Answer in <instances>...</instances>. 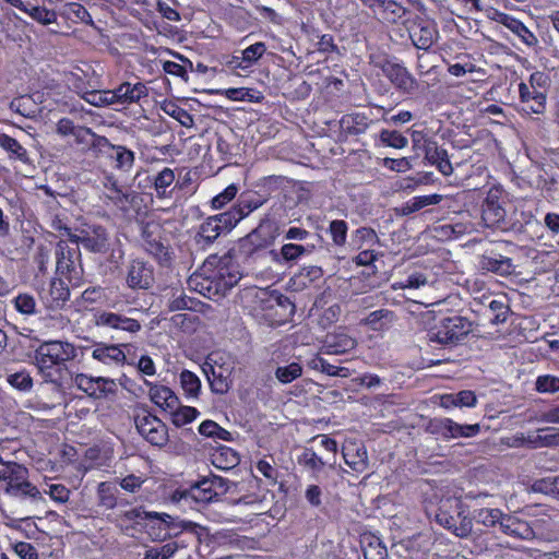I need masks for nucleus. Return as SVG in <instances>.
<instances>
[{
    "mask_svg": "<svg viewBox=\"0 0 559 559\" xmlns=\"http://www.w3.org/2000/svg\"><path fill=\"white\" fill-rule=\"evenodd\" d=\"M357 346V340L347 332L340 330L325 336L321 352L325 355H343Z\"/></svg>",
    "mask_w": 559,
    "mask_h": 559,
    "instance_id": "18",
    "label": "nucleus"
},
{
    "mask_svg": "<svg viewBox=\"0 0 559 559\" xmlns=\"http://www.w3.org/2000/svg\"><path fill=\"white\" fill-rule=\"evenodd\" d=\"M116 491V488L109 483H100L97 488L98 504L108 510L114 509L117 504Z\"/></svg>",
    "mask_w": 559,
    "mask_h": 559,
    "instance_id": "45",
    "label": "nucleus"
},
{
    "mask_svg": "<svg viewBox=\"0 0 559 559\" xmlns=\"http://www.w3.org/2000/svg\"><path fill=\"white\" fill-rule=\"evenodd\" d=\"M95 145L99 150H110L109 157L115 160V167L121 171L128 173L134 165V152L122 145L111 144L107 138H95Z\"/></svg>",
    "mask_w": 559,
    "mask_h": 559,
    "instance_id": "16",
    "label": "nucleus"
},
{
    "mask_svg": "<svg viewBox=\"0 0 559 559\" xmlns=\"http://www.w3.org/2000/svg\"><path fill=\"white\" fill-rule=\"evenodd\" d=\"M373 16L383 24H403L408 10L395 0H380L372 9Z\"/></svg>",
    "mask_w": 559,
    "mask_h": 559,
    "instance_id": "15",
    "label": "nucleus"
},
{
    "mask_svg": "<svg viewBox=\"0 0 559 559\" xmlns=\"http://www.w3.org/2000/svg\"><path fill=\"white\" fill-rule=\"evenodd\" d=\"M72 383L79 390L94 399H100L116 389L114 380L105 377H90L84 373H76L72 377Z\"/></svg>",
    "mask_w": 559,
    "mask_h": 559,
    "instance_id": "13",
    "label": "nucleus"
},
{
    "mask_svg": "<svg viewBox=\"0 0 559 559\" xmlns=\"http://www.w3.org/2000/svg\"><path fill=\"white\" fill-rule=\"evenodd\" d=\"M472 331V323L464 317H440L427 331L430 342L442 345H456Z\"/></svg>",
    "mask_w": 559,
    "mask_h": 559,
    "instance_id": "4",
    "label": "nucleus"
},
{
    "mask_svg": "<svg viewBox=\"0 0 559 559\" xmlns=\"http://www.w3.org/2000/svg\"><path fill=\"white\" fill-rule=\"evenodd\" d=\"M347 223L342 219H334L330 223L329 231L335 246H344L347 238Z\"/></svg>",
    "mask_w": 559,
    "mask_h": 559,
    "instance_id": "54",
    "label": "nucleus"
},
{
    "mask_svg": "<svg viewBox=\"0 0 559 559\" xmlns=\"http://www.w3.org/2000/svg\"><path fill=\"white\" fill-rule=\"evenodd\" d=\"M110 94L112 96V105H129L133 103H139L142 98L147 97L148 88L144 83L141 82H138L135 84L124 82L120 84L117 88L110 90Z\"/></svg>",
    "mask_w": 559,
    "mask_h": 559,
    "instance_id": "19",
    "label": "nucleus"
},
{
    "mask_svg": "<svg viewBox=\"0 0 559 559\" xmlns=\"http://www.w3.org/2000/svg\"><path fill=\"white\" fill-rule=\"evenodd\" d=\"M549 85V75L542 71L533 72L527 81L519 84L520 102L525 114L543 115L545 112Z\"/></svg>",
    "mask_w": 559,
    "mask_h": 559,
    "instance_id": "3",
    "label": "nucleus"
},
{
    "mask_svg": "<svg viewBox=\"0 0 559 559\" xmlns=\"http://www.w3.org/2000/svg\"><path fill=\"white\" fill-rule=\"evenodd\" d=\"M76 355V347L72 343L44 342L34 353V364L46 383L60 385L67 372L66 362L73 360Z\"/></svg>",
    "mask_w": 559,
    "mask_h": 559,
    "instance_id": "2",
    "label": "nucleus"
},
{
    "mask_svg": "<svg viewBox=\"0 0 559 559\" xmlns=\"http://www.w3.org/2000/svg\"><path fill=\"white\" fill-rule=\"evenodd\" d=\"M7 382L21 392H29L33 389V378L29 372L25 369L9 373L7 376Z\"/></svg>",
    "mask_w": 559,
    "mask_h": 559,
    "instance_id": "44",
    "label": "nucleus"
},
{
    "mask_svg": "<svg viewBox=\"0 0 559 559\" xmlns=\"http://www.w3.org/2000/svg\"><path fill=\"white\" fill-rule=\"evenodd\" d=\"M264 200L257 193L241 194L237 204L228 212H225L234 226L237 225L242 218L247 217L250 213L258 210Z\"/></svg>",
    "mask_w": 559,
    "mask_h": 559,
    "instance_id": "22",
    "label": "nucleus"
},
{
    "mask_svg": "<svg viewBox=\"0 0 559 559\" xmlns=\"http://www.w3.org/2000/svg\"><path fill=\"white\" fill-rule=\"evenodd\" d=\"M126 281L132 289H147L154 282L153 269L142 260H133L128 266Z\"/></svg>",
    "mask_w": 559,
    "mask_h": 559,
    "instance_id": "17",
    "label": "nucleus"
},
{
    "mask_svg": "<svg viewBox=\"0 0 559 559\" xmlns=\"http://www.w3.org/2000/svg\"><path fill=\"white\" fill-rule=\"evenodd\" d=\"M383 166L389 168L390 170L404 173L412 169V164L407 157L402 158H390L385 157L383 159Z\"/></svg>",
    "mask_w": 559,
    "mask_h": 559,
    "instance_id": "62",
    "label": "nucleus"
},
{
    "mask_svg": "<svg viewBox=\"0 0 559 559\" xmlns=\"http://www.w3.org/2000/svg\"><path fill=\"white\" fill-rule=\"evenodd\" d=\"M393 321V312L388 309H379L369 313L362 321L373 331L386 329Z\"/></svg>",
    "mask_w": 559,
    "mask_h": 559,
    "instance_id": "36",
    "label": "nucleus"
},
{
    "mask_svg": "<svg viewBox=\"0 0 559 559\" xmlns=\"http://www.w3.org/2000/svg\"><path fill=\"white\" fill-rule=\"evenodd\" d=\"M175 181V173L173 169L165 167L160 170L154 179V188L158 198H166L169 195L168 188Z\"/></svg>",
    "mask_w": 559,
    "mask_h": 559,
    "instance_id": "42",
    "label": "nucleus"
},
{
    "mask_svg": "<svg viewBox=\"0 0 559 559\" xmlns=\"http://www.w3.org/2000/svg\"><path fill=\"white\" fill-rule=\"evenodd\" d=\"M212 462L219 469H229L239 463V456L231 448L221 447L213 453Z\"/></svg>",
    "mask_w": 559,
    "mask_h": 559,
    "instance_id": "38",
    "label": "nucleus"
},
{
    "mask_svg": "<svg viewBox=\"0 0 559 559\" xmlns=\"http://www.w3.org/2000/svg\"><path fill=\"white\" fill-rule=\"evenodd\" d=\"M52 307H61L70 297V290L61 280H53L50 284Z\"/></svg>",
    "mask_w": 559,
    "mask_h": 559,
    "instance_id": "51",
    "label": "nucleus"
},
{
    "mask_svg": "<svg viewBox=\"0 0 559 559\" xmlns=\"http://www.w3.org/2000/svg\"><path fill=\"white\" fill-rule=\"evenodd\" d=\"M431 432L443 439L472 438L479 433V424L461 425L451 418H436L430 423Z\"/></svg>",
    "mask_w": 559,
    "mask_h": 559,
    "instance_id": "11",
    "label": "nucleus"
},
{
    "mask_svg": "<svg viewBox=\"0 0 559 559\" xmlns=\"http://www.w3.org/2000/svg\"><path fill=\"white\" fill-rule=\"evenodd\" d=\"M234 227V224L226 213L211 216L200 225L195 236V242L201 248H205L213 243L223 231H229Z\"/></svg>",
    "mask_w": 559,
    "mask_h": 559,
    "instance_id": "9",
    "label": "nucleus"
},
{
    "mask_svg": "<svg viewBox=\"0 0 559 559\" xmlns=\"http://www.w3.org/2000/svg\"><path fill=\"white\" fill-rule=\"evenodd\" d=\"M13 549L21 559H38L37 550L31 543L19 542Z\"/></svg>",
    "mask_w": 559,
    "mask_h": 559,
    "instance_id": "63",
    "label": "nucleus"
},
{
    "mask_svg": "<svg viewBox=\"0 0 559 559\" xmlns=\"http://www.w3.org/2000/svg\"><path fill=\"white\" fill-rule=\"evenodd\" d=\"M503 516V512L499 509L483 508L475 511V520L477 523L483 524L486 527H495L500 525Z\"/></svg>",
    "mask_w": 559,
    "mask_h": 559,
    "instance_id": "43",
    "label": "nucleus"
},
{
    "mask_svg": "<svg viewBox=\"0 0 559 559\" xmlns=\"http://www.w3.org/2000/svg\"><path fill=\"white\" fill-rule=\"evenodd\" d=\"M499 527L502 533L519 539L530 540L535 537L534 530L530 523L509 514L503 513Z\"/></svg>",
    "mask_w": 559,
    "mask_h": 559,
    "instance_id": "24",
    "label": "nucleus"
},
{
    "mask_svg": "<svg viewBox=\"0 0 559 559\" xmlns=\"http://www.w3.org/2000/svg\"><path fill=\"white\" fill-rule=\"evenodd\" d=\"M212 373L207 376L210 386L214 393L224 394L229 390V380L228 377L224 376L222 372H217L213 367H211Z\"/></svg>",
    "mask_w": 559,
    "mask_h": 559,
    "instance_id": "56",
    "label": "nucleus"
},
{
    "mask_svg": "<svg viewBox=\"0 0 559 559\" xmlns=\"http://www.w3.org/2000/svg\"><path fill=\"white\" fill-rule=\"evenodd\" d=\"M275 378L283 384H288L302 374V366L299 362H290L286 366H278L275 369Z\"/></svg>",
    "mask_w": 559,
    "mask_h": 559,
    "instance_id": "41",
    "label": "nucleus"
},
{
    "mask_svg": "<svg viewBox=\"0 0 559 559\" xmlns=\"http://www.w3.org/2000/svg\"><path fill=\"white\" fill-rule=\"evenodd\" d=\"M241 278L239 265L231 257L210 255L203 263L198 274L190 277L189 284L195 286L200 294L211 297L212 295L225 294L234 287Z\"/></svg>",
    "mask_w": 559,
    "mask_h": 559,
    "instance_id": "1",
    "label": "nucleus"
},
{
    "mask_svg": "<svg viewBox=\"0 0 559 559\" xmlns=\"http://www.w3.org/2000/svg\"><path fill=\"white\" fill-rule=\"evenodd\" d=\"M164 111L175 118L181 126L191 128L194 123L193 117L183 108L174 103H167L163 107Z\"/></svg>",
    "mask_w": 559,
    "mask_h": 559,
    "instance_id": "50",
    "label": "nucleus"
},
{
    "mask_svg": "<svg viewBox=\"0 0 559 559\" xmlns=\"http://www.w3.org/2000/svg\"><path fill=\"white\" fill-rule=\"evenodd\" d=\"M380 68L383 75L392 85L403 94H413L418 88V82L413 74L401 63L384 60Z\"/></svg>",
    "mask_w": 559,
    "mask_h": 559,
    "instance_id": "8",
    "label": "nucleus"
},
{
    "mask_svg": "<svg viewBox=\"0 0 559 559\" xmlns=\"http://www.w3.org/2000/svg\"><path fill=\"white\" fill-rule=\"evenodd\" d=\"M409 37L418 49L427 50L438 38L437 25L433 21L419 19L408 28Z\"/></svg>",
    "mask_w": 559,
    "mask_h": 559,
    "instance_id": "14",
    "label": "nucleus"
},
{
    "mask_svg": "<svg viewBox=\"0 0 559 559\" xmlns=\"http://www.w3.org/2000/svg\"><path fill=\"white\" fill-rule=\"evenodd\" d=\"M63 230L71 242L81 245L92 252H103L108 247V235L102 226H87L75 231L64 227Z\"/></svg>",
    "mask_w": 559,
    "mask_h": 559,
    "instance_id": "7",
    "label": "nucleus"
},
{
    "mask_svg": "<svg viewBox=\"0 0 559 559\" xmlns=\"http://www.w3.org/2000/svg\"><path fill=\"white\" fill-rule=\"evenodd\" d=\"M151 401L164 411L173 412L179 404L177 395L167 386L145 381Z\"/></svg>",
    "mask_w": 559,
    "mask_h": 559,
    "instance_id": "25",
    "label": "nucleus"
},
{
    "mask_svg": "<svg viewBox=\"0 0 559 559\" xmlns=\"http://www.w3.org/2000/svg\"><path fill=\"white\" fill-rule=\"evenodd\" d=\"M105 297V292L100 287H88L81 295L82 300L86 304H102Z\"/></svg>",
    "mask_w": 559,
    "mask_h": 559,
    "instance_id": "64",
    "label": "nucleus"
},
{
    "mask_svg": "<svg viewBox=\"0 0 559 559\" xmlns=\"http://www.w3.org/2000/svg\"><path fill=\"white\" fill-rule=\"evenodd\" d=\"M180 385L188 399L197 400L201 392V380L200 378L190 370L181 371L180 376Z\"/></svg>",
    "mask_w": 559,
    "mask_h": 559,
    "instance_id": "37",
    "label": "nucleus"
},
{
    "mask_svg": "<svg viewBox=\"0 0 559 559\" xmlns=\"http://www.w3.org/2000/svg\"><path fill=\"white\" fill-rule=\"evenodd\" d=\"M106 188V198L119 209H124L129 203V195L118 186L112 176H107L103 182Z\"/></svg>",
    "mask_w": 559,
    "mask_h": 559,
    "instance_id": "33",
    "label": "nucleus"
},
{
    "mask_svg": "<svg viewBox=\"0 0 559 559\" xmlns=\"http://www.w3.org/2000/svg\"><path fill=\"white\" fill-rule=\"evenodd\" d=\"M0 483L4 491L16 498L39 499L40 491L28 481V471L21 464L9 462L0 467Z\"/></svg>",
    "mask_w": 559,
    "mask_h": 559,
    "instance_id": "5",
    "label": "nucleus"
},
{
    "mask_svg": "<svg viewBox=\"0 0 559 559\" xmlns=\"http://www.w3.org/2000/svg\"><path fill=\"white\" fill-rule=\"evenodd\" d=\"M266 51L264 43H255L243 49L240 53V59L245 61L243 70L252 67Z\"/></svg>",
    "mask_w": 559,
    "mask_h": 559,
    "instance_id": "46",
    "label": "nucleus"
},
{
    "mask_svg": "<svg viewBox=\"0 0 559 559\" xmlns=\"http://www.w3.org/2000/svg\"><path fill=\"white\" fill-rule=\"evenodd\" d=\"M171 414V421L177 427H182L191 421H193L199 412L197 408L191 406H178L170 412Z\"/></svg>",
    "mask_w": 559,
    "mask_h": 559,
    "instance_id": "47",
    "label": "nucleus"
},
{
    "mask_svg": "<svg viewBox=\"0 0 559 559\" xmlns=\"http://www.w3.org/2000/svg\"><path fill=\"white\" fill-rule=\"evenodd\" d=\"M79 95L88 104L96 107H106L112 105V96L110 90L107 91H87L80 90Z\"/></svg>",
    "mask_w": 559,
    "mask_h": 559,
    "instance_id": "40",
    "label": "nucleus"
},
{
    "mask_svg": "<svg viewBox=\"0 0 559 559\" xmlns=\"http://www.w3.org/2000/svg\"><path fill=\"white\" fill-rule=\"evenodd\" d=\"M280 235V224L273 219H264L248 238L257 248H265L271 246Z\"/></svg>",
    "mask_w": 559,
    "mask_h": 559,
    "instance_id": "21",
    "label": "nucleus"
},
{
    "mask_svg": "<svg viewBox=\"0 0 559 559\" xmlns=\"http://www.w3.org/2000/svg\"><path fill=\"white\" fill-rule=\"evenodd\" d=\"M364 556L365 559H386L388 550L385 546L382 545L379 538H374L364 549Z\"/></svg>",
    "mask_w": 559,
    "mask_h": 559,
    "instance_id": "58",
    "label": "nucleus"
},
{
    "mask_svg": "<svg viewBox=\"0 0 559 559\" xmlns=\"http://www.w3.org/2000/svg\"><path fill=\"white\" fill-rule=\"evenodd\" d=\"M442 195L440 194H428V195H416L405 202L402 206V213L404 215L413 214L428 205H436L440 203Z\"/></svg>",
    "mask_w": 559,
    "mask_h": 559,
    "instance_id": "34",
    "label": "nucleus"
},
{
    "mask_svg": "<svg viewBox=\"0 0 559 559\" xmlns=\"http://www.w3.org/2000/svg\"><path fill=\"white\" fill-rule=\"evenodd\" d=\"M535 389L539 393H557L559 392V377L552 374L539 376L536 379Z\"/></svg>",
    "mask_w": 559,
    "mask_h": 559,
    "instance_id": "53",
    "label": "nucleus"
},
{
    "mask_svg": "<svg viewBox=\"0 0 559 559\" xmlns=\"http://www.w3.org/2000/svg\"><path fill=\"white\" fill-rule=\"evenodd\" d=\"M45 492L58 503H66L70 497V490L62 484H50Z\"/></svg>",
    "mask_w": 559,
    "mask_h": 559,
    "instance_id": "59",
    "label": "nucleus"
},
{
    "mask_svg": "<svg viewBox=\"0 0 559 559\" xmlns=\"http://www.w3.org/2000/svg\"><path fill=\"white\" fill-rule=\"evenodd\" d=\"M539 428L535 431H530L525 436L526 445L532 449L547 448V433Z\"/></svg>",
    "mask_w": 559,
    "mask_h": 559,
    "instance_id": "61",
    "label": "nucleus"
},
{
    "mask_svg": "<svg viewBox=\"0 0 559 559\" xmlns=\"http://www.w3.org/2000/svg\"><path fill=\"white\" fill-rule=\"evenodd\" d=\"M139 433L151 444L163 447L168 441V431L166 425L156 416L151 414L139 415L135 418Z\"/></svg>",
    "mask_w": 559,
    "mask_h": 559,
    "instance_id": "10",
    "label": "nucleus"
},
{
    "mask_svg": "<svg viewBox=\"0 0 559 559\" xmlns=\"http://www.w3.org/2000/svg\"><path fill=\"white\" fill-rule=\"evenodd\" d=\"M147 533L153 540H164L170 536V528L174 526V519L167 513L148 512L145 514Z\"/></svg>",
    "mask_w": 559,
    "mask_h": 559,
    "instance_id": "23",
    "label": "nucleus"
},
{
    "mask_svg": "<svg viewBox=\"0 0 559 559\" xmlns=\"http://www.w3.org/2000/svg\"><path fill=\"white\" fill-rule=\"evenodd\" d=\"M345 463L355 472L362 473L368 468L366 447L356 441L347 440L342 448Z\"/></svg>",
    "mask_w": 559,
    "mask_h": 559,
    "instance_id": "20",
    "label": "nucleus"
},
{
    "mask_svg": "<svg viewBox=\"0 0 559 559\" xmlns=\"http://www.w3.org/2000/svg\"><path fill=\"white\" fill-rule=\"evenodd\" d=\"M483 270L492 272L499 275H508L512 272V261L509 258L499 257H483L480 261Z\"/></svg>",
    "mask_w": 559,
    "mask_h": 559,
    "instance_id": "32",
    "label": "nucleus"
},
{
    "mask_svg": "<svg viewBox=\"0 0 559 559\" xmlns=\"http://www.w3.org/2000/svg\"><path fill=\"white\" fill-rule=\"evenodd\" d=\"M199 432L205 437H211L219 440L228 441L231 438V433L226 429L218 426L213 420H205L199 426Z\"/></svg>",
    "mask_w": 559,
    "mask_h": 559,
    "instance_id": "49",
    "label": "nucleus"
},
{
    "mask_svg": "<svg viewBox=\"0 0 559 559\" xmlns=\"http://www.w3.org/2000/svg\"><path fill=\"white\" fill-rule=\"evenodd\" d=\"M354 241H356L359 247L364 243L372 246L379 241V238L372 228L361 227L355 231Z\"/></svg>",
    "mask_w": 559,
    "mask_h": 559,
    "instance_id": "60",
    "label": "nucleus"
},
{
    "mask_svg": "<svg viewBox=\"0 0 559 559\" xmlns=\"http://www.w3.org/2000/svg\"><path fill=\"white\" fill-rule=\"evenodd\" d=\"M436 520L457 537L464 538L472 533V519L465 513L464 506L457 500H447L439 508Z\"/></svg>",
    "mask_w": 559,
    "mask_h": 559,
    "instance_id": "6",
    "label": "nucleus"
},
{
    "mask_svg": "<svg viewBox=\"0 0 559 559\" xmlns=\"http://www.w3.org/2000/svg\"><path fill=\"white\" fill-rule=\"evenodd\" d=\"M341 124L349 134H361L369 128L370 120L364 114L356 112L343 116Z\"/></svg>",
    "mask_w": 559,
    "mask_h": 559,
    "instance_id": "35",
    "label": "nucleus"
},
{
    "mask_svg": "<svg viewBox=\"0 0 559 559\" xmlns=\"http://www.w3.org/2000/svg\"><path fill=\"white\" fill-rule=\"evenodd\" d=\"M379 138L381 143L389 147L401 150L408 145L407 138L396 130L384 129L380 132Z\"/></svg>",
    "mask_w": 559,
    "mask_h": 559,
    "instance_id": "48",
    "label": "nucleus"
},
{
    "mask_svg": "<svg viewBox=\"0 0 559 559\" xmlns=\"http://www.w3.org/2000/svg\"><path fill=\"white\" fill-rule=\"evenodd\" d=\"M506 217L504 209L496 201L487 198L481 212V222L485 227L496 228L499 227Z\"/></svg>",
    "mask_w": 559,
    "mask_h": 559,
    "instance_id": "30",
    "label": "nucleus"
},
{
    "mask_svg": "<svg viewBox=\"0 0 559 559\" xmlns=\"http://www.w3.org/2000/svg\"><path fill=\"white\" fill-rule=\"evenodd\" d=\"M92 357L107 366L120 365L126 360V354L119 345L99 344L93 349Z\"/></svg>",
    "mask_w": 559,
    "mask_h": 559,
    "instance_id": "28",
    "label": "nucleus"
},
{
    "mask_svg": "<svg viewBox=\"0 0 559 559\" xmlns=\"http://www.w3.org/2000/svg\"><path fill=\"white\" fill-rule=\"evenodd\" d=\"M314 245H296V243H285L282 246L280 251H271L273 255V261L278 264L285 263H295L302 255L309 254L314 250Z\"/></svg>",
    "mask_w": 559,
    "mask_h": 559,
    "instance_id": "26",
    "label": "nucleus"
},
{
    "mask_svg": "<svg viewBox=\"0 0 559 559\" xmlns=\"http://www.w3.org/2000/svg\"><path fill=\"white\" fill-rule=\"evenodd\" d=\"M237 193L238 187L235 183L229 185L224 191H222L212 199V207L214 210H219L224 207L227 203L235 199Z\"/></svg>",
    "mask_w": 559,
    "mask_h": 559,
    "instance_id": "57",
    "label": "nucleus"
},
{
    "mask_svg": "<svg viewBox=\"0 0 559 559\" xmlns=\"http://www.w3.org/2000/svg\"><path fill=\"white\" fill-rule=\"evenodd\" d=\"M0 147H2L11 159H16L22 162L23 164H28L29 156L24 146L20 144L14 138L0 133Z\"/></svg>",
    "mask_w": 559,
    "mask_h": 559,
    "instance_id": "31",
    "label": "nucleus"
},
{
    "mask_svg": "<svg viewBox=\"0 0 559 559\" xmlns=\"http://www.w3.org/2000/svg\"><path fill=\"white\" fill-rule=\"evenodd\" d=\"M14 8L26 13L29 17L41 25H50L57 21V14L53 10L35 5L29 1L21 0V4L14 5Z\"/></svg>",
    "mask_w": 559,
    "mask_h": 559,
    "instance_id": "29",
    "label": "nucleus"
},
{
    "mask_svg": "<svg viewBox=\"0 0 559 559\" xmlns=\"http://www.w3.org/2000/svg\"><path fill=\"white\" fill-rule=\"evenodd\" d=\"M14 309L24 317H31L38 313L37 302L33 295L20 293L11 300Z\"/></svg>",
    "mask_w": 559,
    "mask_h": 559,
    "instance_id": "39",
    "label": "nucleus"
},
{
    "mask_svg": "<svg viewBox=\"0 0 559 559\" xmlns=\"http://www.w3.org/2000/svg\"><path fill=\"white\" fill-rule=\"evenodd\" d=\"M177 550L178 544L176 542H170L160 547H151L146 549L143 559H169L177 552Z\"/></svg>",
    "mask_w": 559,
    "mask_h": 559,
    "instance_id": "52",
    "label": "nucleus"
},
{
    "mask_svg": "<svg viewBox=\"0 0 559 559\" xmlns=\"http://www.w3.org/2000/svg\"><path fill=\"white\" fill-rule=\"evenodd\" d=\"M425 158L435 165L442 175L450 176L452 174L453 167L447 150L439 147L436 142L430 141L425 145Z\"/></svg>",
    "mask_w": 559,
    "mask_h": 559,
    "instance_id": "27",
    "label": "nucleus"
},
{
    "mask_svg": "<svg viewBox=\"0 0 559 559\" xmlns=\"http://www.w3.org/2000/svg\"><path fill=\"white\" fill-rule=\"evenodd\" d=\"M217 493L212 488V481L203 479L188 489H179L174 493V500L181 506L201 504L213 501Z\"/></svg>",
    "mask_w": 559,
    "mask_h": 559,
    "instance_id": "12",
    "label": "nucleus"
},
{
    "mask_svg": "<svg viewBox=\"0 0 559 559\" xmlns=\"http://www.w3.org/2000/svg\"><path fill=\"white\" fill-rule=\"evenodd\" d=\"M299 463L304 465L307 469L311 471L312 473H320L325 463L322 461L320 456L317 455V453L310 449H307L304 451L301 456L299 457Z\"/></svg>",
    "mask_w": 559,
    "mask_h": 559,
    "instance_id": "55",
    "label": "nucleus"
}]
</instances>
